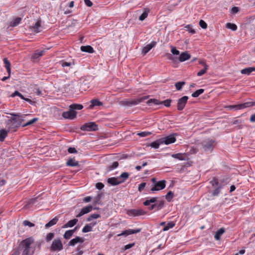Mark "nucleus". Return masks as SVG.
Segmentation results:
<instances>
[{
    "label": "nucleus",
    "instance_id": "nucleus-1",
    "mask_svg": "<svg viewBox=\"0 0 255 255\" xmlns=\"http://www.w3.org/2000/svg\"><path fill=\"white\" fill-rule=\"evenodd\" d=\"M10 115L13 117L5 122V127L9 131L13 132L20 126L25 116L18 113H10Z\"/></svg>",
    "mask_w": 255,
    "mask_h": 255
},
{
    "label": "nucleus",
    "instance_id": "nucleus-2",
    "mask_svg": "<svg viewBox=\"0 0 255 255\" xmlns=\"http://www.w3.org/2000/svg\"><path fill=\"white\" fill-rule=\"evenodd\" d=\"M34 240L32 237H29L21 241L19 245V250L21 252V255H33L35 247L33 246Z\"/></svg>",
    "mask_w": 255,
    "mask_h": 255
},
{
    "label": "nucleus",
    "instance_id": "nucleus-3",
    "mask_svg": "<svg viewBox=\"0 0 255 255\" xmlns=\"http://www.w3.org/2000/svg\"><path fill=\"white\" fill-rule=\"evenodd\" d=\"M254 106H255V102H246L238 105H230L227 108L230 110L237 111Z\"/></svg>",
    "mask_w": 255,
    "mask_h": 255
},
{
    "label": "nucleus",
    "instance_id": "nucleus-4",
    "mask_svg": "<svg viewBox=\"0 0 255 255\" xmlns=\"http://www.w3.org/2000/svg\"><path fill=\"white\" fill-rule=\"evenodd\" d=\"M151 203H154L156 211H158L161 209L164 205V201L163 200L156 201V197H152L148 200H145L143 202V204L144 206H149Z\"/></svg>",
    "mask_w": 255,
    "mask_h": 255
},
{
    "label": "nucleus",
    "instance_id": "nucleus-5",
    "mask_svg": "<svg viewBox=\"0 0 255 255\" xmlns=\"http://www.w3.org/2000/svg\"><path fill=\"white\" fill-rule=\"evenodd\" d=\"M151 180L153 184V186L150 189L152 192L159 191L165 187L166 181L164 180L156 181L155 178H152Z\"/></svg>",
    "mask_w": 255,
    "mask_h": 255
},
{
    "label": "nucleus",
    "instance_id": "nucleus-6",
    "mask_svg": "<svg viewBox=\"0 0 255 255\" xmlns=\"http://www.w3.org/2000/svg\"><path fill=\"white\" fill-rule=\"evenodd\" d=\"M147 99V97L143 96L136 99L123 101L122 102V105L124 106H132L136 105L140 103H142Z\"/></svg>",
    "mask_w": 255,
    "mask_h": 255
},
{
    "label": "nucleus",
    "instance_id": "nucleus-7",
    "mask_svg": "<svg viewBox=\"0 0 255 255\" xmlns=\"http://www.w3.org/2000/svg\"><path fill=\"white\" fill-rule=\"evenodd\" d=\"M171 102V100L170 99H167L163 101L160 102L157 99H151L146 102V104L149 106H151L153 105H159L163 104L165 107H169L170 106Z\"/></svg>",
    "mask_w": 255,
    "mask_h": 255
},
{
    "label": "nucleus",
    "instance_id": "nucleus-8",
    "mask_svg": "<svg viewBox=\"0 0 255 255\" xmlns=\"http://www.w3.org/2000/svg\"><path fill=\"white\" fill-rule=\"evenodd\" d=\"M63 248L62 243L59 239H55L52 243L50 247V251L51 252H59Z\"/></svg>",
    "mask_w": 255,
    "mask_h": 255
},
{
    "label": "nucleus",
    "instance_id": "nucleus-9",
    "mask_svg": "<svg viewBox=\"0 0 255 255\" xmlns=\"http://www.w3.org/2000/svg\"><path fill=\"white\" fill-rule=\"evenodd\" d=\"M176 140L175 134H170L160 138L158 142L153 141L151 143H173Z\"/></svg>",
    "mask_w": 255,
    "mask_h": 255
},
{
    "label": "nucleus",
    "instance_id": "nucleus-10",
    "mask_svg": "<svg viewBox=\"0 0 255 255\" xmlns=\"http://www.w3.org/2000/svg\"><path fill=\"white\" fill-rule=\"evenodd\" d=\"M81 129L83 131H96L98 130V125L94 122L86 123L81 127Z\"/></svg>",
    "mask_w": 255,
    "mask_h": 255
},
{
    "label": "nucleus",
    "instance_id": "nucleus-11",
    "mask_svg": "<svg viewBox=\"0 0 255 255\" xmlns=\"http://www.w3.org/2000/svg\"><path fill=\"white\" fill-rule=\"evenodd\" d=\"M77 113L69 108L68 111L62 113V117L66 119L73 120L76 117Z\"/></svg>",
    "mask_w": 255,
    "mask_h": 255
},
{
    "label": "nucleus",
    "instance_id": "nucleus-12",
    "mask_svg": "<svg viewBox=\"0 0 255 255\" xmlns=\"http://www.w3.org/2000/svg\"><path fill=\"white\" fill-rule=\"evenodd\" d=\"M146 212L142 209H130L128 211V214L130 216H139L146 214Z\"/></svg>",
    "mask_w": 255,
    "mask_h": 255
},
{
    "label": "nucleus",
    "instance_id": "nucleus-13",
    "mask_svg": "<svg viewBox=\"0 0 255 255\" xmlns=\"http://www.w3.org/2000/svg\"><path fill=\"white\" fill-rule=\"evenodd\" d=\"M188 99V97L186 96H183L182 98H180L178 100V102H177L178 110L181 111L184 108V107L187 103V101Z\"/></svg>",
    "mask_w": 255,
    "mask_h": 255
},
{
    "label": "nucleus",
    "instance_id": "nucleus-14",
    "mask_svg": "<svg viewBox=\"0 0 255 255\" xmlns=\"http://www.w3.org/2000/svg\"><path fill=\"white\" fill-rule=\"evenodd\" d=\"M141 231L140 229H128L125 231H123L121 234H119L118 236H125L127 237L128 235L131 234H137L140 232Z\"/></svg>",
    "mask_w": 255,
    "mask_h": 255
},
{
    "label": "nucleus",
    "instance_id": "nucleus-15",
    "mask_svg": "<svg viewBox=\"0 0 255 255\" xmlns=\"http://www.w3.org/2000/svg\"><path fill=\"white\" fill-rule=\"evenodd\" d=\"M156 44V42L152 41L150 43L146 45L145 46L142 48V54L143 55H145L147 52H148L153 47H154Z\"/></svg>",
    "mask_w": 255,
    "mask_h": 255
},
{
    "label": "nucleus",
    "instance_id": "nucleus-16",
    "mask_svg": "<svg viewBox=\"0 0 255 255\" xmlns=\"http://www.w3.org/2000/svg\"><path fill=\"white\" fill-rule=\"evenodd\" d=\"M41 20H37L35 23L31 26L30 29L32 31L35 33H38L41 31Z\"/></svg>",
    "mask_w": 255,
    "mask_h": 255
},
{
    "label": "nucleus",
    "instance_id": "nucleus-17",
    "mask_svg": "<svg viewBox=\"0 0 255 255\" xmlns=\"http://www.w3.org/2000/svg\"><path fill=\"white\" fill-rule=\"evenodd\" d=\"M93 209V208L92 206H91V205H88L87 207L83 208L81 209L80 213L78 215H76V217H77V218L80 217L82 216L83 215H84V214L89 213L90 212H91L92 210Z\"/></svg>",
    "mask_w": 255,
    "mask_h": 255
},
{
    "label": "nucleus",
    "instance_id": "nucleus-18",
    "mask_svg": "<svg viewBox=\"0 0 255 255\" xmlns=\"http://www.w3.org/2000/svg\"><path fill=\"white\" fill-rule=\"evenodd\" d=\"M84 242V239L82 238L77 236L75 238L72 239L69 243V246L74 247L76 244L78 243H82Z\"/></svg>",
    "mask_w": 255,
    "mask_h": 255
},
{
    "label": "nucleus",
    "instance_id": "nucleus-19",
    "mask_svg": "<svg viewBox=\"0 0 255 255\" xmlns=\"http://www.w3.org/2000/svg\"><path fill=\"white\" fill-rule=\"evenodd\" d=\"M44 50L36 51L31 56V59L34 61H36L40 57L42 56L44 53Z\"/></svg>",
    "mask_w": 255,
    "mask_h": 255
},
{
    "label": "nucleus",
    "instance_id": "nucleus-20",
    "mask_svg": "<svg viewBox=\"0 0 255 255\" xmlns=\"http://www.w3.org/2000/svg\"><path fill=\"white\" fill-rule=\"evenodd\" d=\"M107 182L109 184L112 186H116L121 184V181L119 180V179L118 178V177L109 178L108 179Z\"/></svg>",
    "mask_w": 255,
    "mask_h": 255
},
{
    "label": "nucleus",
    "instance_id": "nucleus-21",
    "mask_svg": "<svg viewBox=\"0 0 255 255\" xmlns=\"http://www.w3.org/2000/svg\"><path fill=\"white\" fill-rule=\"evenodd\" d=\"M78 220L77 219H74L69 221L67 223L64 224L62 228H72L74 227L78 222Z\"/></svg>",
    "mask_w": 255,
    "mask_h": 255
},
{
    "label": "nucleus",
    "instance_id": "nucleus-22",
    "mask_svg": "<svg viewBox=\"0 0 255 255\" xmlns=\"http://www.w3.org/2000/svg\"><path fill=\"white\" fill-rule=\"evenodd\" d=\"M77 227H76L73 230H69L66 231L63 235L64 238L66 240H68L70 239V238L72 237L74 232L77 230Z\"/></svg>",
    "mask_w": 255,
    "mask_h": 255
},
{
    "label": "nucleus",
    "instance_id": "nucleus-23",
    "mask_svg": "<svg viewBox=\"0 0 255 255\" xmlns=\"http://www.w3.org/2000/svg\"><path fill=\"white\" fill-rule=\"evenodd\" d=\"M171 156L180 160H186L187 159V157L185 153H178L176 154H171Z\"/></svg>",
    "mask_w": 255,
    "mask_h": 255
},
{
    "label": "nucleus",
    "instance_id": "nucleus-24",
    "mask_svg": "<svg viewBox=\"0 0 255 255\" xmlns=\"http://www.w3.org/2000/svg\"><path fill=\"white\" fill-rule=\"evenodd\" d=\"M80 49L82 52H88L89 53H93L94 52L93 48L90 45L82 46Z\"/></svg>",
    "mask_w": 255,
    "mask_h": 255
},
{
    "label": "nucleus",
    "instance_id": "nucleus-25",
    "mask_svg": "<svg viewBox=\"0 0 255 255\" xmlns=\"http://www.w3.org/2000/svg\"><path fill=\"white\" fill-rule=\"evenodd\" d=\"M190 58V55L187 52H185L182 53L179 57V60L180 62H184L186 60H188Z\"/></svg>",
    "mask_w": 255,
    "mask_h": 255
},
{
    "label": "nucleus",
    "instance_id": "nucleus-26",
    "mask_svg": "<svg viewBox=\"0 0 255 255\" xmlns=\"http://www.w3.org/2000/svg\"><path fill=\"white\" fill-rule=\"evenodd\" d=\"M253 71H255V67H250L242 69L241 73L242 74L249 75Z\"/></svg>",
    "mask_w": 255,
    "mask_h": 255
},
{
    "label": "nucleus",
    "instance_id": "nucleus-27",
    "mask_svg": "<svg viewBox=\"0 0 255 255\" xmlns=\"http://www.w3.org/2000/svg\"><path fill=\"white\" fill-rule=\"evenodd\" d=\"M225 230L223 228H220L215 233L214 238L216 240H219L220 239L221 236L225 233Z\"/></svg>",
    "mask_w": 255,
    "mask_h": 255
},
{
    "label": "nucleus",
    "instance_id": "nucleus-28",
    "mask_svg": "<svg viewBox=\"0 0 255 255\" xmlns=\"http://www.w3.org/2000/svg\"><path fill=\"white\" fill-rule=\"evenodd\" d=\"M103 105V103L100 102L98 99H92L91 100V105L90 108L93 109L95 106H100Z\"/></svg>",
    "mask_w": 255,
    "mask_h": 255
},
{
    "label": "nucleus",
    "instance_id": "nucleus-29",
    "mask_svg": "<svg viewBox=\"0 0 255 255\" xmlns=\"http://www.w3.org/2000/svg\"><path fill=\"white\" fill-rule=\"evenodd\" d=\"M66 165L70 167H76L79 165V162L78 161L71 158L67 160Z\"/></svg>",
    "mask_w": 255,
    "mask_h": 255
},
{
    "label": "nucleus",
    "instance_id": "nucleus-30",
    "mask_svg": "<svg viewBox=\"0 0 255 255\" xmlns=\"http://www.w3.org/2000/svg\"><path fill=\"white\" fill-rule=\"evenodd\" d=\"M128 173L125 172L122 173L118 177V178L120 181H121V183H122L128 178Z\"/></svg>",
    "mask_w": 255,
    "mask_h": 255
},
{
    "label": "nucleus",
    "instance_id": "nucleus-31",
    "mask_svg": "<svg viewBox=\"0 0 255 255\" xmlns=\"http://www.w3.org/2000/svg\"><path fill=\"white\" fill-rule=\"evenodd\" d=\"M58 218L57 217H54L53 219H52L45 225V227L46 228H48L55 225L58 222Z\"/></svg>",
    "mask_w": 255,
    "mask_h": 255
},
{
    "label": "nucleus",
    "instance_id": "nucleus-32",
    "mask_svg": "<svg viewBox=\"0 0 255 255\" xmlns=\"http://www.w3.org/2000/svg\"><path fill=\"white\" fill-rule=\"evenodd\" d=\"M70 108H71L73 111H75V110H80L83 108V106L81 104H73L70 106Z\"/></svg>",
    "mask_w": 255,
    "mask_h": 255
},
{
    "label": "nucleus",
    "instance_id": "nucleus-33",
    "mask_svg": "<svg viewBox=\"0 0 255 255\" xmlns=\"http://www.w3.org/2000/svg\"><path fill=\"white\" fill-rule=\"evenodd\" d=\"M175 223L173 222H169L167 225H165L162 230L163 231H166L169 230L170 229L172 228L175 226Z\"/></svg>",
    "mask_w": 255,
    "mask_h": 255
},
{
    "label": "nucleus",
    "instance_id": "nucleus-34",
    "mask_svg": "<svg viewBox=\"0 0 255 255\" xmlns=\"http://www.w3.org/2000/svg\"><path fill=\"white\" fill-rule=\"evenodd\" d=\"M95 224L96 223H95L93 226H92L91 224H87L85 225L82 229V232L87 233L91 231L92 230L93 226H94Z\"/></svg>",
    "mask_w": 255,
    "mask_h": 255
},
{
    "label": "nucleus",
    "instance_id": "nucleus-35",
    "mask_svg": "<svg viewBox=\"0 0 255 255\" xmlns=\"http://www.w3.org/2000/svg\"><path fill=\"white\" fill-rule=\"evenodd\" d=\"M3 62L4 64L5 68L6 69V71L8 73H10V64L8 60L6 58L3 59Z\"/></svg>",
    "mask_w": 255,
    "mask_h": 255
},
{
    "label": "nucleus",
    "instance_id": "nucleus-36",
    "mask_svg": "<svg viewBox=\"0 0 255 255\" xmlns=\"http://www.w3.org/2000/svg\"><path fill=\"white\" fill-rule=\"evenodd\" d=\"M21 20V18L20 17H16L14 19H13L10 23V26L15 27L18 25Z\"/></svg>",
    "mask_w": 255,
    "mask_h": 255
},
{
    "label": "nucleus",
    "instance_id": "nucleus-37",
    "mask_svg": "<svg viewBox=\"0 0 255 255\" xmlns=\"http://www.w3.org/2000/svg\"><path fill=\"white\" fill-rule=\"evenodd\" d=\"M7 135V131L5 129L0 130V141H3L4 138Z\"/></svg>",
    "mask_w": 255,
    "mask_h": 255
},
{
    "label": "nucleus",
    "instance_id": "nucleus-38",
    "mask_svg": "<svg viewBox=\"0 0 255 255\" xmlns=\"http://www.w3.org/2000/svg\"><path fill=\"white\" fill-rule=\"evenodd\" d=\"M204 68L200 70L198 73H197V76H202L203 74H204L207 71V69L208 68V66L207 65H206V64L204 63Z\"/></svg>",
    "mask_w": 255,
    "mask_h": 255
},
{
    "label": "nucleus",
    "instance_id": "nucleus-39",
    "mask_svg": "<svg viewBox=\"0 0 255 255\" xmlns=\"http://www.w3.org/2000/svg\"><path fill=\"white\" fill-rule=\"evenodd\" d=\"M103 194L102 193H99L96 197H95V200L93 202L94 205H96L97 204H100V200L103 196Z\"/></svg>",
    "mask_w": 255,
    "mask_h": 255
},
{
    "label": "nucleus",
    "instance_id": "nucleus-40",
    "mask_svg": "<svg viewBox=\"0 0 255 255\" xmlns=\"http://www.w3.org/2000/svg\"><path fill=\"white\" fill-rule=\"evenodd\" d=\"M185 84V82L184 81H180L175 84V87L177 90L180 91L182 87Z\"/></svg>",
    "mask_w": 255,
    "mask_h": 255
},
{
    "label": "nucleus",
    "instance_id": "nucleus-41",
    "mask_svg": "<svg viewBox=\"0 0 255 255\" xmlns=\"http://www.w3.org/2000/svg\"><path fill=\"white\" fill-rule=\"evenodd\" d=\"M223 188V185H220L217 188L213 190L212 195L214 196H217L220 192L221 190Z\"/></svg>",
    "mask_w": 255,
    "mask_h": 255
},
{
    "label": "nucleus",
    "instance_id": "nucleus-42",
    "mask_svg": "<svg viewBox=\"0 0 255 255\" xmlns=\"http://www.w3.org/2000/svg\"><path fill=\"white\" fill-rule=\"evenodd\" d=\"M226 28L230 29L233 31H236L237 29V25L234 23H227L226 24Z\"/></svg>",
    "mask_w": 255,
    "mask_h": 255
},
{
    "label": "nucleus",
    "instance_id": "nucleus-43",
    "mask_svg": "<svg viewBox=\"0 0 255 255\" xmlns=\"http://www.w3.org/2000/svg\"><path fill=\"white\" fill-rule=\"evenodd\" d=\"M204 89H202L196 90L195 92L192 94V97L194 98L198 97L199 95L204 92Z\"/></svg>",
    "mask_w": 255,
    "mask_h": 255
},
{
    "label": "nucleus",
    "instance_id": "nucleus-44",
    "mask_svg": "<svg viewBox=\"0 0 255 255\" xmlns=\"http://www.w3.org/2000/svg\"><path fill=\"white\" fill-rule=\"evenodd\" d=\"M214 144H203V148L205 151L212 150L214 147Z\"/></svg>",
    "mask_w": 255,
    "mask_h": 255
},
{
    "label": "nucleus",
    "instance_id": "nucleus-45",
    "mask_svg": "<svg viewBox=\"0 0 255 255\" xmlns=\"http://www.w3.org/2000/svg\"><path fill=\"white\" fill-rule=\"evenodd\" d=\"M173 197V193L172 191H170L167 192V194L165 196L166 199L168 201L170 202L172 199Z\"/></svg>",
    "mask_w": 255,
    "mask_h": 255
},
{
    "label": "nucleus",
    "instance_id": "nucleus-46",
    "mask_svg": "<svg viewBox=\"0 0 255 255\" xmlns=\"http://www.w3.org/2000/svg\"><path fill=\"white\" fill-rule=\"evenodd\" d=\"M119 165V163L117 161L114 162L111 165L108 166L109 171L114 170Z\"/></svg>",
    "mask_w": 255,
    "mask_h": 255
},
{
    "label": "nucleus",
    "instance_id": "nucleus-47",
    "mask_svg": "<svg viewBox=\"0 0 255 255\" xmlns=\"http://www.w3.org/2000/svg\"><path fill=\"white\" fill-rule=\"evenodd\" d=\"M100 217V214H91L87 219V221H91L92 219H97Z\"/></svg>",
    "mask_w": 255,
    "mask_h": 255
},
{
    "label": "nucleus",
    "instance_id": "nucleus-48",
    "mask_svg": "<svg viewBox=\"0 0 255 255\" xmlns=\"http://www.w3.org/2000/svg\"><path fill=\"white\" fill-rule=\"evenodd\" d=\"M38 120V118H34L31 120H30V121H29L28 122H27L26 124H25L24 125H23L22 126V127H25L26 126H29V125H32L33 124V123H34L35 122H36Z\"/></svg>",
    "mask_w": 255,
    "mask_h": 255
},
{
    "label": "nucleus",
    "instance_id": "nucleus-49",
    "mask_svg": "<svg viewBox=\"0 0 255 255\" xmlns=\"http://www.w3.org/2000/svg\"><path fill=\"white\" fill-rule=\"evenodd\" d=\"M185 28L186 31H188L191 34H194L195 33V31L191 27V25L189 24L185 26Z\"/></svg>",
    "mask_w": 255,
    "mask_h": 255
},
{
    "label": "nucleus",
    "instance_id": "nucleus-50",
    "mask_svg": "<svg viewBox=\"0 0 255 255\" xmlns=\"http://www.w3.org/2000/svg\"><path fill=\"white\" fill-rule=\"evenodd\" d=\"M16 96L19 97L21 99H24L23 96L17 91H14V92L10 96L11 97H14Z\"/></svg>",
    "mask_w": 255,
    "mask_h": 255
},
{
    "label": "nucleus",
    "instance_id": "nucleus-51",
    "mask_svg": "<svg viewBox=\"0 0 255 255\" xmlns=\"http://www.w3.org/2000/svg\"><path fill=\"white\" fill-rule=\"evenodd\" d=\"M60 64H61V66L63 67H69L71 65H72L73 63L71 62H66L65 61H60Z\"/></svg>",
    "mask_w": 255,
    "mask_h": 255
},
{
    "label": "nucleus",
    "instance_id": "nucleus-52",
    "mask_svg": "<svg viewBox=\"0 0 255 255\" xmlns=\"http://www.w3.org/2000/svg\"><path fill=\"white\" fill-rule=\"evenodd\" d=\"M148 15V12L144 11L139 17V20L142 21L144 20Z\"/></svg>",
    "mask_w": 255,
    "mask_h": 255
},
{
    "label": "nucleus",
    "instance_id": "nucleus-53",
    "mask_svg": "<svg viewBox=\"0 0 255 255\" xmlns=\"http://www.w3.org/2000/svg\"><path fill=\"white\" fill-rule=\"evenodd\" d=\"M151 134L150 132L148 131H142L137 133L140 137H145Z\"/></svg>",
    "mask_w": 255,
    "mask_h": 255
},
{
    "label": "nucleus",
    "instance_id": "nucleus-54",
    "mask_svg": "<svg viewBox=\"0 0 255 255\" xmlns=\"http://www.w3.org/2000/svg\"><path fill=\"white\" fill-rule=\"evenodd\" d=\"M23 224L25 226H28L29 227H32L34 226V224L27 220H24L23 222Z\"/></svg>",
    "mask_w": 255,
    "mask_h": 255
},
{
    "label": "nucleus",
    "instance_id": "nucleus-55",
    "mask_svg": "<svg viewBox=\"0 0 255 255\" xmlns=\"http://www.w3.org/2000/svg\"><path fill=\"white\" fill-rule=\"evenodd\" d=\"M171 52L173 55H178L179 54V51L177 50L175 47L171 46Z\"/></svg>",
    "mask_w": 255,
    "mask_h": 255
},
{
    "label": "nucleus",
    "instance_id": "nucleus-56",
    "mask_svg": "<svg viewBox=\"0 0 255 255\" xmlns=\"http://www.w3.org/2000/svg\"><path fill=\"white\" fill-rule=\"evenodd\" d=\"M54 234L53 233H48L46 237V240L47 242L51 241L54 237Z\"/></svg>",
    "mask_w": 255,
    "mask_h": 255
},
{
    "label": "nucleus",
    "instance_id": "nucleus-57",
    "mask_svg": "<svg viewBox=\"0 0 255 255\" xmlns=\"http://www.w3.org/2000/svg\"><path fill=\"white\" fill-rule=\"evenodd\" d=\"M199 25L202 28L205 29L207 27V23L203 20H200L199 21Z\"/></svg>",
    "mask_w": 255,
    "mask_h": 255
},
{
    "label": "nucleus",
    "instance_id": "nucleus-58",
    "mask_svg": "<svg viewBox=\"0 0 255 255\" xmlns=\"http://www.w3.org/2000/svg\"><path fill=\"white\" fill-rule=\"evenodd\" d=\"M146 186V183L145 182H142L138 185V191L141 192L145 187Z\"/></svg>",
    "mask_w": 255,
    "mask_h": 255
},
{
    "label": "nucleus",
    "instance_id": "nucleus-59",
    "mask_svg": "<svg viewBox=\"0 0 255 255\" xmlns=\"http://www.w3.org/2000/svg\"><path fill=\"white\" fill-rule=\"evenodd\" d=\"M33 91L38 96H41L42 95V91L39 88H35Z\"/></svg>",
    "mask_w": 255,
    "mask_h": 255
},
{
    "label": "nucleus",
    "instance_id": "nucleus-60",
    "mask_svg": "<svg viewBox=\"0 0 255 255\" xmlns=\"http://www.w3.org/2000/svg\"><path fill=\"white\" fill-rule=\"evenodd\" d=\"M68 151L69 153H76L77 152V151L75 147H69L68 149Z\"/></svg>",
    "mask_w": 255,
    "mask_h": 255
},
{
    "label": "nucleus",
    "instance_id": "nucleus-61",
    "mask_svg": "<svg viewBox=\"0 0 255 255\" xmlns=\"http://www.w3.org/2000/svg\"><path fill=\"white\" fill-rule=\"evenodd\" d=\"M197 152V150L196 148L194 147H191L190 148V151L188 152L190 154H195Z\"/></svg>",
    "mask_w": 255,
    "mask_h": 255
},
{
    "label": "nucleus",
    "instance_id": "nucleus-62",
    "mask_svg": "<svg viewBox=\"0 0 255 255\" xmlns=\"http://www.w3.org/2000/svg\"><path fill=\"white\" fill-rule=\"evenodd\" d=\"M96 187L97 189L101 190L104 188V185L102 183L99 182L96 184Z\"/></svg>",
    "mask_w": 255,
    "mask_h": 255
},
{
    "label": "nucleus",
    "instance_id": "nucleus-63",
    "mask_svg": "<svg viewBox=\"0 0 255 255\" xmlns=\"http://www.w3.org/2000/svg\"><path fill=\"white\" fill-rule=\"evenodd\" d=\"M85 4L88 6H91L93 5V3L90 0H84Z\"/></svg>",
    "mask_w": 255,
    "mask_h": 255
},
{
    "label": "nucleus",
    "instance_id": "nucleus-64",
    "mask_svg": "<svg viewBox=\"0 0 255 255\" xmlns=\"http://www.w3.org/2000/svg\"><path fill=\"white\" fill-rule=\"evenodd\" d=\"M250 121L251 123H255V113L251 116L250 118Z\"/></svg>",
    "mask_w": 255,
    "mask_h": 255
}]
</instances>
